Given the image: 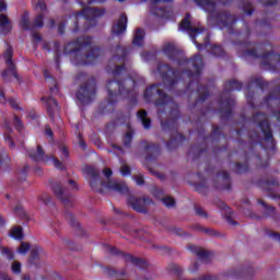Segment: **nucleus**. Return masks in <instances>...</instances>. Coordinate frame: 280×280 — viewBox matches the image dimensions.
I'll use <instances>...</instances> for the list:
<instances>
[{
	"label": "nucleus",
	"instance_id": "1",
	"mask_svg": "<svg viewBox=\"0 0 280 280\" xmlns=\"http://www.w3.org/2000/svg\"><path fill=\"white\" fill-rule=\"evenodd\" d=\"M103 174L106 178V182L103 183L102 186L105 187L107 191H118V194H124V191L128 189L126 184L110 179V176H113V171H110V168H105Z\"/></svg>",
	"mask_w": 280,
	"mask_h": 280
},
{
	"label": "nucleus",
	"instance_id": "2",
	"mask_svg": "<svg viewBox=\"0 0 280 280\" xmlns=\"http://www.w3.org/2000/svg\"><path fill=\"white\" fill-rule=\"evenodd\" d=\"M4 58H5V62L9 67V69L2 73L3 78L5 80H7L8 75H13V78H19V75L16 74V71H14V69L12 68V49L11 48H8L5 50Z\"/></svg>",
	"mask_w": 280,
	"mask_h": 280
},
{
	"label": "nucleus",
	"instance_id": "3",
	"mask_svg": "<svg viewBox=\"0 0 280 280\" xmlns=\"http://www.w3.org/2000/svg\"><path fill=\"white\" fill-rule=\"evenodd\" d=\"M126 23H128V18L122 15L118 23L113 27L114 34H124L126 32Z\"/></svg>",
	"mask_w": 280,
	"mask_h": 280
},
{
	"label": "nucleus",
	"instance_id": "4",
	"mask_svg": "<svg viewBox=\"0 0 280 280\" xmlns=\"http://www.w3.org/2000/svg\"><path fill=\"white\" fill-rule=\"evenodd\" d=\"M0 27L3 34H7V32H10V30H12V25L10 24L5 15H0Z\"/></svg>",
	"mask_w": 280,
	"mask_h": 280
},
{
	"label": "nucleus",
	"instance_id": "5",
	"mask_svg": "<svg viewBox=\"0 0 280 280\" xmlns=\"http://www.w3.org/2000/svg\"><path fill=\"white\" fill-rule=\"evenodd\" d=\"M143 36L144 33L141 28L136 31L135 37H133V45L137 47H140V45H143Z\"/></svg>",
	"mask_w": 280,
	"mask_h": 280
},
{
	"label": "nucleus",
	"instance_id": "6",
	"mask_svg": "<svg viewBox=\"0 0 280 280\" xmlns=\"http://www.w3.org/2000/svg\"><path fill=\"white\" fill-rule=\"evenodd\" d=\"M138 118L141 120L144 128H150V118H148L145 110L138 112Z\"/></svg>",
	"mask_w": 280,
	"mask_h": 280
},
{
	"label": "nucleus",
	"instance_id": "7",
	"mask_svg": "<svg viewBox=\"0 0 280 280\" xmlns=\"http://www.w3.org/2000/svg\"><path fill=\"white\" fill-rule=\"evenodd\" d=\"M10 237L13 240H23V229L15 226L10 231Z\"/></svg>",
	"mask_w": 280,
	"mask_h": 280
},
{
	"label": "nucleus",
	"instance_id": "8",
	"mask_svg": "<svg viewBox=\"0 0 280 280\" xmlns=\"http://www.w3.org/2000/svg\"><path fill=\"white\" fill-rule=\"evenodd\" d=\"M91 178H90V185L91 187H95V182L97 180V178H100V172L95 171L94 168L90 167L88 170Z\"/></svg>",
	"mask_w": 280,
	"mask_h": 280
},
{
	"label": "nucleus",
	"instance_id": "9",
	"mask_svg": "<svg viewBox=\"0 0 280 280\" xmlns=\"http://www.w3.org/2000/svg\"><path fill=\"white\" fill-rule=\"evenodd\" d=\"M179 30H191V23L189 22V15H187L180 23Z\"/></svg>",
	"mask_w": 280,
	"mask_h": 280
},
{
	"label": "nucleus",
	"instance_id": "10",
	"mask_svg": "<svg viewBox=\"0 0 280 280\" xmlns=\"http://www.w3.org/2000/svg\"><path fill=\"white\" fill-rule=\"evenodd\" d=\"M31 159H35V161H43V149L37 148L34 154L30 153Z\"/></svg>",
	"mask_w": 280,
	"mask_h": 280
},
{
	"label": "nucleus",
	"instance_id": "11",
	"mask_svg": "<svg viewBox=\"0 0 280 280\" xmlns=\"http://www.w3.org/2000/svg\"><path fill=\"white\" fill-rule=\"evenodd\" d=\"M115 89H119V93H121V85H119V83H117V82H109L108 83L109 95H113V91H115Z\"/></svg>",
	"mask_w": 280,
	"mask_h": 280
},
{
	"label": "nucleus",
	"instance_id": "12",
	"mask_svg": "<svg viewBox=\"0 0 280 280\" xmlns=\"http://www.w3.org/2000/svg\"><path fill=\"white\" fill-rule=\"evenodd\" d=\"M28 250H30V244L21 243L20 248L18 249V253L20 255H25Z\"/></svg>",
	"mask_w": 280,
	"mask_h": 280
},
{
	"label": "nucleus",
	"instance_id": "13",
	"mask_svg": "<svg viewBox=\"0 0 280 280\" xmlns=\"http://www.w3.org/2000/svg\"><path fill=\"white\" fill-rule=\"evenodd\" d=\"M47 106H48V108H49V110H58V102H56V100H54V98H49L48 101H47Z\"/></svg>",
	"mask_w": 280,
	"mask_h": 280
},
{
	"label": "nucleus",
	"instance_id": "14",
	"mask_svg": "<svg viewBox=\"0 0 280 280\" xmlns=\"http://www.w3.org/2000/svg\"><path fill=\"white\" fill-rule=\"evenodd\" d=\"M163 205H165V207L172 208L176 205V201H174V199L172 197H165L162 200Z\"/></svg>",
	"mask_w": 280,
	"mask_h": 280
},
{
	"label": "nucleus",
	"instance_id": "15",
	"mask_svg": "<svg viewBox=\"0 0 280 280\" xmlns=\"http://www.w3.org/2000/svg\"><path fill=\"white\" fill-rule=\"evenodd\" d=\"M2 250V255H5L8 259H14V254L8 247H0Z\"/></svg>",
	"mask_w": 280,
	"mask_h": 280
},
{
	"label": "nucleus",
	"instance_id": "16",
	"mask_svg": "<svg viewBox=\"0 0 280 280\" xmlns=\"http://www.w3.org/2000/svg\"><path fill=\"white\" fill-rule=\"evenodd\" d=\"M11 270H12V272H13L14 275L21 273V262L14 261V262L12 264Z\"/></svg>",
	"mask_w": 280,
	"mask_h": 280
},
{
	"label": "nucleus",
	"instance_id": "17",
	"mask_svg": "<svg viewBox=\"0 0 280 280\" xmlns=\"http://www.w3.org/2000/svg\"><path fill=\"white\" fill-rule=\"evenodd\" d=\"M34 3L36 5V9L40 10V12H43V10H45V8H46L45 1H43V0H34Z\"/></svg>",
	"mask_w": 280,
	"mask_h": 280
},
{
	"label": "nucleus",
	"instance_id": "18",
	"mask_svg": "<svg viewBox=\"0 0 280 280\" xmlns=\"http://www.w3.org/2000/svg\"><path fill=\"white\" fill-rule=\"evenodd\" d=\"M120 174L121 176H128V174H130V167H128V165H122L120 167Z\"/></svg>",
	"mask_w": 280,
	"mask_h": 280
},
{
	"label": "nucleus",
	"instance_id": "19",
	"mask_svg": "<svg viewBox=\"0 0 280 280\" xmlns=\"http://www.w3.org/2000/svg\"><path fill=\"white\" fill-rule=\"evenodd\" d=\"M48 163H50V165H54L55 167H60V161H58L55 158H50V160L48 161Z\"/></svg>",
	"mask_w": 280,
	"mask_h": 280
},
{
	"label": "nucleus",
	"instance_id": "20",
	"mask_svg": "<svg viewBox=\"0 0 280 280\" xmlns=\"http://www.w3.org/2000/svg\"><path fill=\"white\" fill-rule=\"evenodd\" d=\"M202 4H203L205 10H209V8H213V3H211L207 0H203Z\"/></svg>",
	"mask_w": 280,
	"mask_h": 280
},
{
	"label": "nucleus",
	"instance_id": "21",
	"mask_svg": "<svg viewBox=\"0 0 280 280\" xmlns=\"http://www.w3.org/2000/svg\"><path fill=\"white\" fill-rule=\"evenodd\" d=\"M200 32H202V30L200 28H195L190 32V36L191 38H194V36H197V34H200Z\"/></svg>",
	"mask_w": 280,
	"mask_h": 280
},
{
	"label": "nucleus",
	"instance_id": "22",
	"mask_svg": "<svg viewBox=\"0 0 280 280\" xmlns=\"http://www.w3.org/2000/svg\"><path fill=\"white\" fill-rule=\"evenodd\" d=\"M35 24L37 25V27H40V25H43V16L39 15L36 21H35Z\"/></svg>",
	"mask_w": 280,
	"mask_h": 280
},
{
	"label": "nucleus",
	"instance_id": "23",
	"mask_svg": "<svg viewBox=\"0 0 280 280\" xmlns=\"http://www.w3.org/2000/svg\"><path fill=\"white\" fill-rule=\"evenodd\" d=\"M0 104H5V96H3V91L0 89Z\"/></svg>",
	"mask_w": 280,
	"mask_h": 280
},
{
	"label": "nucleus",
	"instance_id": "24",
	"mask_svg": "<svg viewBox=\"0 0 280 280\" xmlns=\"http://www.w3.org/2000/svg\"><path fill=\"white\" fill-rule=\"evenodd\" d=\"M55 194L60 196V194H62V187L61 186H57L55 189H54Z\"/></svg>",
	"mask_w": 280,
	"mask_h": 280
},
{
	"label": "nucleus",
	"instance_id": "25",
	"mask_svg": "<svg viewBox=\"0 0 280 280\" xmlns=\"http://www.w3.org/2000/svg\"><path fill=\"white\" fill-rule=\"evenodd\" d=\"M5 141L10 145V148H12L14 145V142H12V138L11 137H7Z\"/></svg>",
	"mask_w": 280,
	"mask_h": 280
},
{
	"label": "nucleus",
	"instance_id": "26",
	"mask_svg": "<svg viewBox=\"0 0 280 280\" xmlns=\"http://www.w3.org/2000/svg\"><path fill=\"white\" fill-rule=\"evenodd\" d=\"M14 124L18 128H21V120H19V117L14 118Z\"/></svg>",
	"mask_w": 280,
	"mask_h": 280
},
{
	"label": "nucleus",
	"instance_id": "27",
	"mask_svg": "<svg viewBox=\"0 0 280 280\" xmlns=\"http://www.w3.org/2000/svg\"><path fill=\"white\" fill-rule=\"evenodd\" d=\"M8 7L4 4V2H0V12H3Z\"/></svg>",
	"mask_w": 280,
	"mask_h": 280
},
{
	"label": "nucleus",
	"instance_id": "28",
	"mask_svg": "<svg viewBox=\"0 0 280 280\" xmlns=\"http://www.w3.org/2000/svg\"><path fill=\"white\" fill-rule=\"evenodd\" d=\"M88 12H91V14H94V16L98 15L95 9H88Z\"/></svg>",
	"mask_w": 280,
	"mask_h": 280
},
{
	"label": "nucleus",
	"instance_id": "29",
	"mask_svg": "<svg viewBox=\"0 0 280 280\" xmlns=\"http://www.w3.org/2000/svg\"><path fill=\"white\" fill-rule=\"evenodd\" d=\"M137 185H143V178L142 177L137 178Z\"/></svg>",
	"mask_w": 280,
	"mask_h": 280
},
{
	"label": "nucleus",
	"instance_id": "30",
	"mask_svg": "<svg viewBox=\"0 0 280 280\" xmlns=\"http://www.w3.org/2000/svg\"><path fill=\"white\" fill-rule=\"evenodd\" d=\"M133 199L130 200L131 206L133 207V209H136L137 211H139V207H137V205H135V202H132Z\"/></svg>",
	"mask_w": 280,
	"mask_h": 280
},
{
	"label": "nucleus",
	"instance_id": "31",
	"mask_svg": "<svg viewBox=\"0 0 280 280\" xmlns=\"http://www.w3.org/2000/svg\"><path fill=\"white\" fill-rule=\"evenodd\" d=\"M83 5H85L86 3H91V0H79Z\"/></svg>",
	"mask_w": 280,
	"mask_h": 280
},
{
	"label": "nucleus",
	"instance_id": "32",
	"mask_svg": "<svg viewBox=\"0 0 280 280\" xmlns=\"http://www.w3.org/2000/svg\"><path fill=\"white\" fill-rule=\"evenodd\" d=\"M10 105L12 106V108H16V103L14 101H10Z\"/></svg>",
	"mask_w": 280,
	"mask_h": 280
},
{
	"label": "nucleus",
	"instance_id": "33",
	"mask_svg": "<svg viewBox=\"0 0 280 280\" xmlns=\"http://www.w3.org/2000/svg\"><path fill=\"white\" fill-rule=\"evenodd\" d=\"M46 135H47L48 137H51V135H52L51 129H46Z\"/></svg>",
	"mask_w": 280,
	"mask_h": 280
},
{
	"label": "nucleus",
	"instance_id": "34",
	"mask_svg": "<svg viewBox=\"0 0 280 280\" xmlns=\"http://www.w3.org/2000/svg\"><path fill=\"white\" fill-rule=\"evenodd\" d=\"M126 139H128L130 141V139H132V136H130V133H127Z\"/></svg>",
	"mask_w": 280,
	"mask_h": 280
},
{
	"label": "nucleus",
	"instance_id": "35",
	"mask_svg": "<svg viewBox=\"0 0 280 280\" xmlns=\"http://www.w3.org/2000/svg\"><path fill=\"white\" fill-rule=\"evenodd\" d=\"M63 154L67 156V148H63Z\"/></svg>",
	"mask_w": 280,
	"mask_h": 280
},
{
	"label": "nucleus",
	"instance_id": "36",
	"mask_svg": "<svg viewBox=\"0 0 280 280\" xmlns=\"http://www.w3.org/2000/svg\"><path fill=\"white\" fill-rule=\"evenodd\" d=\"M23 280H30L28 276H24Z\"/></svg>",
	"mask_w": 280,
	"mask_h": 280
},
{
	"label": "nucleus",
	"instance_id": "37",
	"mask_svg": "<svg viewBox=\"0 0 280 280\" xmlns=\"http://www.w3.org/2000/svg\"><path fill=\"white\" fill-rule=\"evenodd\" d=\"M78 100H81V102H83L82 96H80V95H78Z\"/></svg>",
	"mask_w": 280,
	"mask_h": 280
},
{
	"label": "nucleus",
	"instance_id": "38",
	"mask_svg": "<svg viewBox=\"0 0 280 280\" xmlns=\"http://www.w3.org/2000/svg\"><path fill=\"white\" fill-rule=\"evenodd\" d=\"M70 185H75V182H73V180H70Z\"/></svg>",
	"mask_w": 280,
	"mask_h": 280
},
{
	"label": "nucleus",
	"instance_id": "39",
	"mask_svg": "<svg viewBox=\"0 0 280 280\" xmlns=\"http://www.w3.org/2000/svg\"><path fill=\"white\" fill-rule=\"evenodd\" d=\"M118 1L122 2V1H125V0H118Z\"/></svg>",
	"mask_w": 280,
	"mask_h": 280
}]
</instances>
